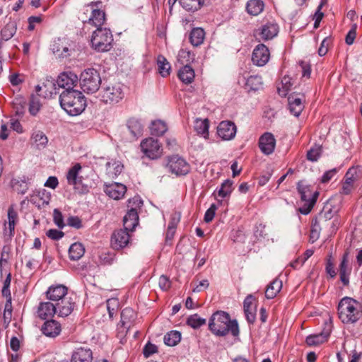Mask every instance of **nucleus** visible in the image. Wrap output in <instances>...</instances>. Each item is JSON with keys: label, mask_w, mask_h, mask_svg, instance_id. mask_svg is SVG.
<instances>
[{"label": "nucleus", "mask_w": 362, "mask_h": 362, "mask_svg": "<svg viewBox=\"0 0 362 362\" xmlns=\"http://www.w3.org/2000/svg\"><path fill=\"white\" fill-rule=\"evenodd\" d=\"M209 330L217 337H224L229 332L233 337L239 335V326L236 320H230L228 313L216 311L209 319Z\"/></svg>", "instance_id": "f257e3e1"}, {"label": "nucleus", "mask_w": 362, "mask_h": 362, "mask_svg": "<svg viewBox=\"0 0 362 362\" xmlns=\"http://www.w3.org/2000/svg\"><path fill=\"white\" fill-rule=\"evenodd\" d=\"M339 320L344 324H354L362 318V305L350 297L340 300L337 307Z\"/></svg>", "instance_id": "f03ea898"}, {"label": "nucleus", "mask_w": 362, "mask_h": 362, "mask_svg": "<svg viewBox=\"0 0 362 362\" xmlns=\"http://www.w3.org/2000/svg\"><path fill=\"white\" fill-rule=\"evenodd\" d=\"M59 103L61 107L71 116L79 115L86 107L83 94L77 90H64L60 94Z\"/></svg>", "instance_id": "7ed1b4c3"}, {"label": "nucleus", "mask_w": 362, "mask_h": 362, "mask_svg": "<svg viewBox=\"0 0 362 362\" xmlns=\"http://www.w3.org/2000/svg\"><path fill=\"white\" fill-rule=\"evenodd\" d=\"M297 189L300 195V200L303 204L298 211L303 215L308 214L314 207L319 197V192L314 189V186L308 184L304 180L297 183Z\"/></svg>", "instance_id": "20e7f679"}, {"label": "nucleus", "mask_w": 362, "mask_h": 362, "mask_svg": "<svg viewBox=\"0 0 362 362\" xmlns=\"http://www.w3.org/2000/svg\"><path fill=\"white\" fill-rule=\"evenodd\" d=\"M113 35L110 29L98 28L90 38L91 47L97 52H108L112 48Z\"/></svg>", "instance_id": "39448f33"}, {"label": "nucleus", "mask_w": 362, "mask_h": 362, "mask_svg": "<svg viewBox=\"0 0 362 362\" xmlns=\"http://www.w3.org/2000/svg\"><path fill=\"white\" fill-rule=\"evenodd\" d=\"M79 82L84 93L92 94L99 90L101 85V77L98 70L88 68L81 72Z\"/></svg>", "instance_id": "423d86ee"}, {"label": "nucleus", "mask_w": 362, "mask_h": 362, "mask_svg": "<svg viewBox=\"0 0 362 362\" xmlns=\"http://www.w3.org/2000/svg\"><path fill=\"white\" fill-rule=\"evenodd\" d=\"M124 96L122 85L116 83L102 86L98 97L103 103L112 105L119 103Z\"/></svg>", "instance_id": "0eeeda50"}, {"label": "nucleus", "mask_w": 362, "mask_h": 362, "mask_svg": "<svg viewBox=\"0 0 362 362\" xmlns=\"http://www.w3.org/2000/svg\"><path fill=\"white\" fill-rule=\"evenodd\" d=\"M166 167L171 173L177 176L186 175L190 171L189 164L178 155L169 157Z\"/></svg>", "instance_id": "6e6552de"}, {"label": "nucleus", "mask_w": 362, "mask_h": 362, "mask_svg": "<svg viewBox=\"0 0 362 362\" xmlns=\"http://www.w3.org/2000/svg\"><path fill=\"white\" fill-rule=\"evenodd\" d=\"M141 148L144 154L150 159H156L162 155V146L157 139L148 138L141 143Z\"/></svg>", "instance_id": "1a4fd4ad"}, {"label": "nucleus", "mask_w": 362, "mask_h": 362, "mask_svg": "<svg viewBox=\"0 0 362 362\" xmlns=\"http://www.w3.org/2000/svg\"><path fill=\"white\" fill-rule=\"evenodd\" d=\"M325 327L319 334H310L305 339L306 344L310 346H317L327 341L330 335L332 325L331 322L325 323Z\"/></svg>", "instance_id": "9d476101"}, {"label": "nucleus", "mask_w": 362, "mask_h": 362, "mask_svg": "<svg viewBox=\"0 0 362 362\" xmlns=\"http://www.w3.org/2000/svg\"><path fill=\"white\" fill-rule=\"evenodd\" d=\"M270 53L267 46L259 44L255 47L252 55V61L258 66H264L269 60Z\"/></svg>", "instance_id": "9b49d317"}, {"label": "nucleus", "mask_w": 362, "mask_h": 362, "mask_svg": "<svg viewBox=\"0 0 362 362\" xmlns=\"http://www.w3.org/2000/svg\"><path fill=\"white\" fill-rule=\"evenodd\" d=\"M101 4L100 1L98 2H91L87 5L88 7H90L92 9L91 16L87 21V23L94 25L98 28H101V25L105 21V13L103 11L100 10L97 8L98 5ZM83 22H86V21H83Z\"/></svg>", "instance_id": "f8f14e48"}, {"label": "nucleus", "mask_w": 362, "mask_h": 362, "mask_svg": "<svg viewBox=\"0 0 362 362\" xmlns=\"http://www.w3.org/2000/svg\"><path fill=\"white\" fill-rule=\"evenodd\" d=\"M8 222H4V235L11 238L14 235L15 226L18 221V215L14 209V205H11L7 211Z\"/></svg>", "instance_id": "ddd939ff"}, {"label": "nucleus", "mask_w": 362, "mask_h": 362, "mask_svg": "<svg viewBox=\"0 0 362 362\" xmlns=\"http://www.w3.org/2000/svg\"><path fill=\"white\" fill-rule=\"evenodd\" d=\"M129 230L125 228L115 230L111 237V245L115 250H120L126 247L129 243Z\"/></svg>", "instance_id": "4468645a"}, {"label": "nucleus", "mask_w": 362, "mask_h": 362, "mask_svg": "<svg viewBox=\"0 0 362 362\" xmlns=\"http://www.w3.org/2000/svg\"><path fill=\"white\" fill-rule=\"evenodd\" d=\"M260 151L265 155L272 154L275 149L276 139L270 132L264 133L259 139L258 142Z\"/></svg>", "instance_id": "2eb2a0df"}, {"label": "nucleus", "mask_w": 362, "mask_h": 362, "mask_svg": "<svg viewBox=\"0 0 362 362\" xmlns=\"http://www.w3.org/2000/svg\"><path fill=\"white\" fill-rule=\"evenodd\" d=\"M71 44L65 38H59L55 40L52 46L53 53L59 58L68 57L71 55L72 49Z\"/></svg>", "instance_id": "dca6fc26"}, {"label": "nucleus", "mask_w": 362, "mask_h": 362, "mask_svg": "<svg viewBox=\"0 0 362 362\" xmlns=\"http://www.w3.org/2000/svg\"><path fill=\"white\" fill-rule=\"evenodd\" d=\"M78 78L76 74L73 72L61 74L57 81V85L64 90H75L74 87L76 85Z\"/></svg>", "instance_id": "f3484780"}, {"label": "nucleus", "mask_w": 362, "mask_h": 362, "mask_svg": "<svg viewBox=\"0 0 362 362\" xmlns=\"http://www.w3.org/2000/svg\"><path fill=\"white\" fill-rule=\"evenodd\" d=\"M217 134L223 140H230L235 136L236 126L230 121H222L217 127Z\"/></svg>", "instance_id": "a211bd4d"}, {"label": "nucleus", "mask_w": 362, "mask_h": 362, "mask_svg": "<svg viewBox=\"0 0 362 362\" xmlns=\"http://www.w3.org/2000/svg\"><path fill=\"white\" fill-rule=\"evenodd\" d=\"M57 313L59 317L69 316L74 309L76 303L71 297L64 298L56 304Z\"/></svg>", "instance_id": "6ab92c4d"}, {"label": "nucleus", "mask_w": 362, "mask_h": 362, "mask_svg": "<svg viewBox=\"0 0 362 362\" xmlns=\"http://www.w3.org/2000/svg\"><path fill=\"white\" fill-rule=\"evenodd\" d=\"M68 288L66 286L59 284L56 286H51L46 292L47 298L52 301L57 303L64 298H66Z\"/></svg>", "instance_id": "aec40b11"}, {"label": "nucleus", "mask_w": 362, "mask_h": 362, "mask_svg": "<svg viewBox=\"0 0 362 362\" xmlns=\"http://www.w3.org/2000/svg\"><path fill=\"white\" fill-rule=\"evenodd\" d=\"M42 332L47 337L54 338L59 335L62 327L59 322L54 320H47L42 326Z\"/></svg>", "instance_id": "412c9836"}, {"label": "nucleus", "mask_w": 362, "mask_h": 362, "mask_svg": "<svg viewBox=\"0 0 362 362\" xmlns=\"http://www.w3.org/2000/svg\"><path fill=\"white\" fill-rule=\"evenodd\" d=\"M139 223V214L135 208L130 209L123 218V226L126 230L133 231Z\"/></svg>", "instance_id": "4be33fe9"}, {"label": "nucleus", "mask_w": 362, "mask_h": 362, "mask_svg": "<svg viewBox=\"0 0 362 362\" xmlns=\"http://www.w3.org/2000/svg\"><path fill=\"white\" fill-rule=\"evenodd\" d=\"M127 191L125 185L115 182L107 185L105 189V193L112 199H119L122 198Z\"/></svg>", "instance_id": "5701e85b"}, {"label": "nucleus", "mask_w": 362, "mask_h": 362, "mask_svg": "<svg viewBox=\"0 0 362 362\" xmlns=\"http://www.w3.org/2000/svg\"><path fill=\"white\" fill-rule=\"evenodd\" d=\"M136 318V313L132 308H125L121 313L120 323L122 327L127 329V332L133 326Z\"/></svg>", "instance_id": "b1692460"}, {"label": "nucleus", "mask_w": 362, "mask_h": 362, "mask_svg": "<svg viewBox=\"0 0 362 362\" xmlns=\"http://www.w3.org/2000/svg\"><path fill=\"white\" fill-rule=\"evenodd\" d=\"M279 27L276 23H267L262 26L258 33V35L263 40H271L277 35Z\"/></svg>", "instance_id": "393cba45"}, {"label": "nucleus", "mask_w": 362, "mask_h": 362, "mask_svg": "<svg viewBox=\"0 0 362 362\" xmlns=\"http://www.w3.org/2000/svg\"><path fill=\"white\" fill-rule=\"evenodd\" d=\"M289 110L291 114L298 117L304 108L303 99L297 94H291L288 98Z\"/></svg>", "instance_id": "a878e982"}, {"label": "nucleus", "mask_w": 362, "mask_h": 362, "mask_svg": "<svg viewBox=\"0 0 362 362\" xmlns=\"http://www.w3.org/2000/svg\"><path fill=\"white\" fill-rule=\"evenodd\" d=\"M37 313V316L42 320L52 317L54 315L57 313L56 305L50 302L40 303Z\"/></svg>", "instance_id": "bb28decb"}, {"label": "nucleus", "mask_w": 362, "mask_h": 362, "mask_svg": "<svg viewBox=\"0 0 362 362\" xmlns=\"http://www.w3.org/2000/svg\"><path fill=\"white\" fill-rule=\"evenodd\" d=\"M93 354L90 349L77 348L71 356V362H91Z\"/></svg>", "instance_id": "cd10ccee"}, {"label": "nucleus", "mask_w": 362, "mask_h": 362, "mask_svg": "<svg viewBox=\"0 0 362 362\" xmlns=\"http://www.w3.org/2000/svg\"><path fill=\"white\" fill-rule=\"evenodd\" d=\"M17 30V23L15 20L9 18L8 23L3 27L0 31L1 40L8 41L11 39Z\"/></svg>", "instance_id": "c85d7f7f"}, {"label": "nucleus", "mask_w": 362, "mask_h": 362, "mask_svg": "<svg viewBox=\"0 0 362 362\" xmlns=\"http://www.w3.org/2000/svg\"><path fill=\"white\" fill-rule=\"evenodd\" d=\"M81 170V165L79 163H76L69 170L66 174L68 184L74 186L75 188H76L77 185L81 184L82 182V177L78 175V173Z\"/></svg>", "instance_id": "c756f323"}, {"label": "nucleus", "mask_w": 362, "mask_h": 362, "mask_svg": "<svg viewBox=\"0 0 362 362\" xmlns=\"http://www.w3.org/2000/svg\"><path fill=\"white\" fill-rule=\"evenodd\" d=\"M348 255L347 252L344 254L342 260L339 265L340 280L344 286H347L349 283V275L350 269L348 267Z\"/></svg>", "instance_id": "7c9ffc66"}, {"label": "nucleus", "mask_w": 362, "mask_h": 362, "mask_svg": "<svg viewBox=\"0 0 362 362\" xmlns=\"http://www.w3.org/2000/svg\"><path fill=\"white\" fill-rule=\"evenodd\" d=\"M194 71L188 64H185L182 67L178 72L179 78L185 83H191L194 78Z\"/></svg>", "instance_id": "2f4dec72"}, {"label": "nucleus", "mask_w": 362, "mask_h": 362, "mask_svg": "<svg viewBox=\"0 0 362 362\" xmlns=\"http://www.w3.org/2000/svg\"><path fill=\"white\" fill-rule=\"evenodd\" d=\"M282 288V281L276 279L267 286L265 291V297L267 299H272L279 293Z\"/></svg>", "instance_id": "473e14b6"}, {"label": "nucleus", "mask_w": 362, "mask_h": 362, "mask_svg": "<svg viewBox=\"0 0 362 362\" xmlns=\"http://www.w3.org/2000/svg\"><path fill=\"white\" fill-rule=\"evenodd\" d=\"M204 36V30L201 28H196L190 32L189 41L193 46L197 47L203 43Z\"/></svg>", "instance_id": "72a5a7b5"}, {"label": "nucleus", "mask_w": 362, "mask_h": 362, "mask_svg": "<svg viewBox=\"0 0 362 362\" xmlns=\"http://www.w3.org/2000/svg\"><path fill=\"white\" fill-rule=\"evenodd\" d=\"M85 252L83 245L80 243H73L69 250V258L71 260H78L81 259Z\"/></svg>", "instance_id": "f704fd0d"}, {"label": "nucleus", "mask_w": 362, "mask_h": 362, "mask_svg": "<svg viewBox=\"0 0 362 362\" xmlns=\"http://www.w3.org/2000/svg\"><path fill=\"white\" fill-rule=\"evenodd\" d=\"M127 127L134 138L141 136L143 133V125L139 119L132 118L127 122Z\"/></svg>", "instance_id": "c9c22d12"}, {"label": "nucleus", "mask_w": 362, "mask_h": 362, "mask_svg": "<svg viewBox=\"0 0 362 362\" xmlns=\"http://www.w3.org/2000/svg\"><path fill=\"white\" fill-rule=\"evenodd\" d=\"M264 8V3L261 0H250L246 6L248 13L252 16H257Z\"/></svg>", "instance_id": "e433bc0d"}, {"label": "nucleus", "mask_w": 362, "mask_h": 362, "mask_svg": "<svg viewBox=\"0 0 362 362\" xmlns=\"http://www.w3.org/2000/svg\"><path fill=\"white\" fill-rule=\"evenodd\" d=\"M158 69L163 77L170 75L171 66L165 57L159 55L157 59Z\"/></svg>", "instance_id": "4c0bfd02"}, {"label": "nucleus", "mask_w": 362, "mask_h": 362, "mask_svg": "<svg viewBox=\"0 0 362 362\" xmlns=\"http://www.w3.org/2000/svg\"><path fill=\"white\" fill-rule=\"evenodd\" d=\"M11 187L13 190L22 194H24L28 189L25 177L21 178H13L11 180Z\"/></svg>", "instance_id": "58836bf2"}, {"label": "nucleus", "mask_w": 362, "mask_h": 362, "mask_svg": "<svg viewBox=\"0 0 362 362\" xmlns=\"http://www.w3.org/2000/svg\"><path fill=\"white\" fill-rule=\"evenodd\" d=\"M262 78L261 76L255 75L250 76L247 78L245 87L248 90H258L262 87Z\"/></svg>", "instance_id": "ea45409f"}, {"label": "nucleus", "mask_w": 362, "mask_h": 362, "mask_svg": "<svg viewBox=\"0 0 362 362\" xmlns=\"http://www.w3.org/2000/svg\"><path fill=\"white\" fill-rule=\"evenodd\" d=\"M209 123L207 119H197L194 122V130L198 134L206 138L209 135Z\"/></svg>", "instance_id": "a19ab883"}, {"label": "nucleus", "mask_w": 362, "mask_h": 362, "mask_svg": "<svg viewBox=\"0 0 362 362\" xmlns=\"http://www.w3.org/2000/svg\"><path fill=\"white\" fill-rule=\"evenodd\" d=\"M163 340L167 346H176L181 340V333L176 330L170 331L164 336Z\"/></svg>", "instance_id": "79ce46f5"}, {"label": "nucleus", "mask_w": 362, "mask_h": 362, "mask_svg": "<svg viewBox=\"0 0 362 362\" xmlns=\"http://www.w3.org/2000/svg\"><path fill=\"white\" fill-rule=\"evenodd\" d=\"M204 1V0H180V4L186 11H195L202 6Z\"/></svg>", "instance_id": "37998d69"}, {"label": "nucleus", "mask_w": 362, "mask_h": 362, "mask_svg": "<svg viewBox=\"0 0 362 362\" xmlns=\"http://www.w3.org/2000/svg\"><path fill=\"white\" fill-rule=\"evenodd\" d=\"M166 124L161 120H156L151 122L150 130L151 133L155 136H162L167 131Z\"/></svg>", "instance_id": "c03bdc74"}, {"label": "nucleus", "mask_w": 362, "mask_h": 362, "mask_svg": "<svg viewBox=\"0 0 362 362\" xmlns=\"http://www.w3.org/2000/svg\"><path fill=\"white\" fill-rule=\"evenodd\" d=\"M233 190V181L230 180H225L221 185V187L216 191L218 197L225 198L230 194Z\"/></svg>", "instance_id": "a18cd8bd"}, {"label": "nucleus", "mask_w": 362, "mask_h": 362, "mask_svg": "<svg viewBox=\"0 0 362 362\" xmlns=\"http://www.w3.org/2000/svg\"><path fill=\"white\" fill-rule=\"evenodd\" d=\"M206 319L201 317L198 314H194L188 317L187 320V325L194 329H198L201 326L205 325Z\"/></svg>", "instance_id": "49530a36"}, {"label": "nucleus", "mask_w": 362, "mask_h": 362, "mask_svg": "<svg viewBox=\"0 0 362 362\" xmlns=\"http://www.w3.org/2000/svg\"><path fill=\"white\" fill-rule=\"evenodd\" d=\"M41 107L40 99L38 95H32L29 103V112L35 116Z\"/></svg>", "instance_id": "de8ad7c7"}, {"label": "nucleus", "mask_w": 362, "mask_h": 362, "mask_svg": "<svg viewBox=\"0 0 362 362\" xmlns=\"http://www.w3.org/2000/svg\"><path fill=\"white\" fill-rule=\"evenodd\" d=\"M123 165L119 162H107L106 163V170L108 174L117 175L122 172Z\"/></svg>", "instance_id": "09e8293b"}, {"label": "nucleus", "mask_w": 362, "mask_h": 362, "mask_svg": "<svg viewBox=\"0 0 362 362\" xmlns=\"http://www.w3.org/2000/svg\"><path fill=\"white\" fill-rule=\"evenodd\" d=\"M291 78L288 76H284L281 80V87H278V92L280 95L286 96L287 92L291 86Z\"/></svg>", "instance_id": "8fccbe9b"}, {"label": "nucleus", "mask_w": 362, "mask_h": 362, "mask_svg": "<svg viewBox=\"0 0 362 362\" xmlns=\"http://www.w3.org/2000/svg\"><path fill=\"white\" fill-rule=\"evenodd\" d=\"M33 139L37 145H40L42 146H45L48 142L46 135L40 131L34 133L33 134Z\"/></svg>", "instance_id": "3c124183"}, {"label": "nucleus", "mask_w": 362, "mask_h": 362, "mask_svg": "<svg viewBox=\"0 0 362 362\" xmlns=\"http://www.w3.org/2000/svg\"><path fill=\"white\" fill-rule=\"evenodd\" d=\"M177 60L182 64H187L191 60V53L185 49H181L178 52Z\"/></svg>", "instance_id": "603ef678"}, {"label": "nucleus", "mask_w": 362, "mask_h": 362, "mask_svg": "<svg viewBox=\"0 0 362 362\" xmlns=\"http://www.w3.org/2000/svg\"><path fill=\"white\" fill-rule=\"evenodd\" d=\"M53 220L54 223L59 228H63L65 226L64 218L62 212L58 209H54L53 211Z\"/></svg>", "instance_id": "864d4df0"}, {"label": "nucleus", "mask_w": 362, "mask_h": 362, "mask_svg": "<svg viewBox=\"0 0 362 362\" xmlns=\"http://www.w3.org/2000/svg\"><path fill=\"white\" fill-rule=\"evenodd\" d=\"M158 352V347L151 342H148L143 349V354L146 358L150 357L155 353Z\"/></svg>", "instance_id": "5fc2aeb1"}, {"label": "nucleus", "mask_w": 362, "mask_h": 362, "mask_svg": "<svg viewBox=\"0 0 362 362\" xmlns=\"http://www.w3.org/2000/svg\"><path fill=\"white\" fill-rule=\"evenodd\" d=\"M321 149L320 147L312 148L307 153V159L312 162H315L320 156Z\"/></svg>", "instance_id": "6e6d98bb"}, {"label": "nucleus", "mask_w": 362, "mask_h": 362, "mask_svg": "<svg viewBox=\"0 0 362 362\" xmlns=\"http://www.w3.org/2000/svg\"><path fill=\"white\" fill-rule=\"evenodd\" d=\"M217 209V207L215 204H212L210 207L206 210L205 214H204V221L206 223L211 222L215 216L216 211Z\"/></svg>", "instance_id": "4d7b16f0"}, {"label": "nucleus", "mask_w": 362, "mask_h": 362, "mask_svg": "<svg viewBox=\"0 0 362 362\" xmlns=\"http://www.w3.org/2000/svg\"><path fill=\"white\" fill-rule=\"evenodd\" d=\"M46 235L52 240H58L64 236V233L57 229H49L47 231Z\"/></svg>", "instance_id": "13d9d810"}, {"label": "nucleus", "mask_w": 362, "mask_h": 362, "mask_svg": "<svg viewBox=\"0 0 362 362\" xmlns=\"http://www.w3.org/2000/svg\"><path fill=\"white\" fill-rule=\"evenodd\" d=\"M337 172H338L337 168H333V169L326 171L323 174V175L321 178V182L327 183V182H329L333 178V177L336 175Z\"/></svg>", "instance_id": "bf43d9fd"}, {"label": "nucleus", "mask_w": 362, "mask_h": 362, "mask_svg": "<svg viewBox=\"0 0 362 362\" xmlns=\"http://www.w3.org/2000/svg\"><path fill=\"white\" fill-rule=\"evenodd\" d=\"M67 224L69 226L79 229L82 227V222L78 216H70L67 218Z\"/></svg>", "instance_id": "052dcab7"}, {"label": "nucleus", "mask_w": 362, "mask_h": 362, "mask_svg": "<svg viewBox=\"0 0 362 362\" xmlns=\"http://www.w3.org/2000/svg\"><path fill=\"white\" fill-rule=\"evenodd\" d=\"M244 312L247 322L250 324L253 323L255 320L256 308H244Z\"/></svg>", "instance_id": "680f3d73"}, {"label": "nucleus", "mask_w": 362, "mask_h": 362, "mask_svg": "<svg viewBox=\"0 0 362 362\" xmlns=\"http://www.w3.org/2000/svg\"><path fill=\"white\" fill-rule=\"evenodd\" d=\"M330 42L331 40L328 37H325L322 40L320 47L318 49V54L320 56H325L327 54Z\"/></svg>", "instance_id": "e2e57ef3"}, {"label": "nucleus", "mask_w": 362, "mask_h": 362, "mask_svg": "<svg viewBox=\"0 0 362 362\" xmlns=\"http://www.w3.org/2000/svg\"><path fill=\"white\" fill-rule=\"evenodd\" d=\"M158 284L160 288L163 291H167L170 287V281L169 279L165 275H162L160 276L158 280Z\"/></svg>", "instance_id": "0e129e2a"}, {"label": "nucleus", "mask_w": 362, "mask_h": 362, "mask_svg": "<svg viewBox=\"0 0 362 362\" xmlns=\"http://www.w3.org/2000/svg\"><path fill=\"white\" fill-rule=\"evenodd\" d=\"M54 80H47L46 83L42 84V86L46 88V91L49 92V94H52L54 91L56 93V84Z\"/></svg>", "instance_id": "69168bd1"}, {"label": "nucleus", "mask_w": 362, "mask_h": 362, "mask_svg": "<svg viewBox=\"0 0 362 362\" xmlns=\"http://www.w3.org/2000/svg\"><path fill=\"white\" fill-rule=\"evenodd\" d=\"M354 186L349 184V182L346 183L344 182H342L341 188L339 191L340 194L343 195H349L354 190Z\"/></svg>", "instance_id": "338daca9"}, {"label": "nucleus", "mask_w": 362, "mask_h": 362, "mask_svg": "<svg viewBox=\"0 0 362 362\" xmlns=\"http://www.w3.org/2000/svg\"><path fill=\"white\" fill-rule=\"evenodd\" d=\"M10 125H11V128L13 130L16 131L18 133H23V127L18 119H11Z\"/></svg>", "instance_id": "774afa93"}]
</instances>
